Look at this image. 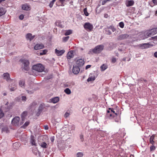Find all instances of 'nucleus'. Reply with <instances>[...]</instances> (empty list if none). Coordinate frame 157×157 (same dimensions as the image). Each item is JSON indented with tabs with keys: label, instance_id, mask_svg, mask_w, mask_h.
<instances>
[{
	"label": "nucleus",
	"instance_id": "f257e3e1",
	"mask_svg": "<svg viewBox=\"0 0 157 157\" xmlns=\"http://www.w3.org/2000/svg\"><path fill=\"white\" fill-rule=\"evenodd\" d=\"M22 63V68L25 71H28L29 69V60L25 59H21L20 60Z\"/></svg>",
	"mask_w": 157,
	"mask_h": 157
},
{
	"label": "nucleus",
	"instance_id": "f03ea898",
	"mask_svg": "<svg viewBox=\"0 0 157 157\" xmlns=\"http://www.w3.org/2000/svg\"><path fill=\"white\" fill-rule=\"evenodd\" d=\"M33 69L39 72H41L44 70V67L40 63L34 65L33 66Z\"/></svg>",
	"mask_w": 157,
	"mask_h": 157
},
{
	"label": "nucleus",
	"instance_id": "7ed1b4c3",
	"mask_svg": "<svg viewBox=\"0 0 157 157\" xmlns=\"http://www.w3.org/2000/svg\"><path fill=\"white\" fill-rule=\"evenodd\" d=\"M157 33V28H155L149 30L148 32L146 33V38L149 36H151L154 35Z\"/></svg>",
	"mask_w": 157,
	"mask_h": 157
},
{
	"label": "nucleus",
	"instance_id": "20e7f679",
	"mask_svg": "<svg viewBox=\"0 0 157 157\" xmlns=\"http://www.w3.org/2000/svg\"><path fill=\"white\" fill-rule=\"evenodd\" d=\"M104 47L102 45H98L93 49L92 51L94 53H100L103 49Z\"/></svg>",
	"mask_w": 157,
	"mask_h": 157
},
{
	"label": "nucleus",
	"instance_id": "39448f33",
	"mask_svg": "<svg viewBox=\"0 0 157 157\" xmlns=\"http://www.w3.org/2000/svg\"><path fill=\"white\" fill-rule=\"evenodd\" d=\"M84 29L88 31H90L93 29V27L92 24L89 22L85 23L84 25Z\"/></svg>",
	"mask_w": 157,
	"mask_h": 157
},
{
	"label": "nucleus",
	"instance_id": "423d86ee",
	"mask_svg": "<svg viewBox=\"0 0 157 157\" xmlns=\"http://www.w3.org/2000/svg\"><path fill=\"white\" fill-rule=\"evenodd\" d=\"M20 120V117H18L16 116L12 119L11 121L12 124L14 126L17 125L19 124V121Z\"/></svg>",
	"mask_w": 157,
	"mask_h": 157
},
{
	"label": "nucleus",
	"instance_id": "0eeeda50",
	"mask_svg": "<svg viewBox=\"0 0 157 157\" xmlns=\"http://www.w3.org/2000/svg\"><path fill=\"white\" fill-rule=\"evenodd\" d=\"M110 29H111L113 32H114L116 30V29L114 28V27L112 25H111L109 26V27L105 29V31L106 32V34L108 35H110L112 33L110 30Z\"/></svg>",
	"mask_w": 157,
	"mask_h": 157
},
{
	"label": "nucleus",
	"instance_id": "6e6552de",
	"mask_svg": "<svg viewBox=\"0 0 157 157\" xmlns=\"http://www.w3.org/2000/svg\"><path fill=\"white\" fill-rule=\"evenodd\" d=\"M85 61L83 59H81L77 60L76 61V66L78 67L82 66L84 64Z\"/></svg>",
	"mask_w": 157,
	"mask_h": 157
},
{
	"label": "nucleus",
	"instance_id": "1a4fd4ad",
	"mask_svg": "<svg viewBox=\"0 0 157 157\" xmlns=\"http://www.w3.org/2000/svg\"><path fill=\"white\" fill-rule=\"evenodd\" d=\"M70 0H58L56 2V5L58 6H63L66 4V3H64L65 2H67L69 1Z\"/></svg>",
	"mask_w": 157,
	"mask_h": 157
},
{
	"label": "nucleus",
	"instance_id": "9d476101",
	"mask_svg": "<svg viewBox=\"0 0 157 157\" xmlns=\"http://www.w3.org/2000/svg\"><path fill=\"white\" fill-rule=\"evenodd\" d=\"M128 36L129 35L127 34H121L118 36L117 39L119 40H124L128 38Z\"/></svg>",
	"mask_w": 157,
	"mask_h": 157
},
{
	"label": "nucleus",
	"instance_id": "9b49d317",
	"mask_svg": "<svg viewBox=\"0 0 157 157\" xmlns=\"http://www.w3.org/2000/svg\"><path fill=\"white\" fill-rule=\"evenodd\" d=\"M80 71V69L78 66H73V72L75 74H77L79 73Z\"/></svg>",
	"mask_w": 157,
	"mask_h": 157
},
{
	"label": "nucleus",
	"instance_id": "f8f14e48",
	"mask_svg": "<svg viewBox=\"0 0 157 157\" xmlns=\"http://www.w3.org/2000/svg\"><path fill=\"white\" fill-rule=\"evenodd\" d=\"M44 108L45 105L44 104H42L40 105L38 109V112L37 113V116H38L40 114Z\"/></svg>",
	"mask_w": 157,
	"mask_h": 157
},
{
	"label": "nucleus",
	"instance_id": "ddd939ff",
	"mask_svg": "<svg viewBox=\"0 0 157 157\" xmlns=\"http://www.w3.org/2000/svg\"><path fill=\"white\" fill-rule=\"evenodd\" d=\"M30 141L31 144L32 145H34L35 146L37 145V144L36 142V140L35 139L34 137L33 136H31L30 137Z\"/></svg>",
	"mask_w": 157,
	"mask_h": 157
},
{
	"label": "nucleus",
	"instance_id": "4468645a",
	"mask_svg": "<svg viewBox=\"0 0 157 157\" xmlns=\"http://www.w3.org/2000/svg\"><path fill=\"white\" fill-rule=\"evenodd\" d=\"M3 78L4 79H6L8 82L12 81L10 78V75L8 73H4L3 74Z\"/></svg>",
	"mask_w": 157,
	"mask_h": 157
},
{
	"label": "nucleus",
	"instance_id": "2eb2a0df",
	"mask_svg": "<svg viewBox=\"0 0 157 157\" xmlns=\"http://www.w3.org/2000/svg\"><path fill=\"white\" fill-rule=\"evenodd\" d=\"M73 51L72 50H71L69 51L67 54V59H70L71 58H72L74 55L73 54Z\"/></svg>",
	"mask_w": 157,
	"mask_h": 157
},
{
	"label": "nucleus",
	"instance_id": "dca6fc26",
	"mask_svg": "<svg viewBox=\"0 0 157 157\" xmlns=\"http://www.w3.org/2000/svg\"><path fill=\"white\" fill-rule=\"evenodd\" d=\"M44 48V46L42 44H37L34 46V48L36 50H39Z\"/></svg>",
	"mask_w": 157,
	"mask_h": 157
},
{
	"label": "nucleus",
	"instance_id": "f3484780",
	"mask_svg": "<svg viewBox=\"0 0 157 157\" xmlns=\"http://www.w3.org/2000/svg\"><path fill=\"white\" fill-rule=\"evenodd\" d=\"M149 43H144L140 44L139 46L142 49H144L149 47Z\"/></svg>",
	"mask_w": 157,
	"mask_h": 157
},
{
	"label": "nucleus",
	"instance_id": "a211bd4d",
	"mask_svg": "<svg viewBox=\"0 0 157 157\" xmlns=\"http://www.w3.org/2000/svg\"><path fill=\"white\" fill-rule=\"evenodd\" d=\"M65 52V51L64 50H59L56 49H55L56 53L58 56L62 55Z\"/></svg>",
	"mask_w": 157,
	"mask_h": 157
},
{
	"label": "nucleus",
	"instance_id": "6ab92c4d",
	"mask_svg": "<svg viewBox=\"0 0 157 157\" xmlns=\"http://www.w3.org/2000/svg\"><path fill=\"white\" fill-rule=\"evenodd\" d=\"M134 3L133 0H129L125 2V5L127 7H129L133 6Z\"/></svg>",
	"mask_w": 157,
	"mask_h": 157
},
{
	"label": "nucleus",
	"instance_id": "aec40b11",
	"mask_svg": "<svg viewBox=\"0 0 157 157\" xmlns=\"http://www.w3.org/2000/svg\"><path fill=\"white\" fill-rule=\"evenodd\" d=\"M34 37L35 36H33L32 34L30 33L27 34L26 36V38L30 41L32 40Z\"/></svg>",
	"mask_w": 157,
	"mask_h": 157
},
{
	"label": "nucleus",
	"instance_id": "412c9836",
	"mask_svg": "<svg viewBox=\"0 0 157 157\" xmlns=\"http://www.w3.org/2000/svg\"><path fill=\"white\" fill-rule=\"evenodd\" d=\"M28 114V112L27 111H24L21 114V117L22 121L24 120L25 117Z\"/></svg>",
	"mask_w": 157,
	"mask_h": 157
},
{
	"label": "nucleus",
	"instance_id": "4be33fe9",
	"mask_svg": "<svg viewBox=\"0 0 157 157\" xmlns=\"http://www.w3.org/2000/svg\"><path fill=\"white\" fill-rule=\"evenodd\" d=\"M51 100L52 103H56L59 101V98L58 97H56L51 99Z\"/></svg>",
	"mask_w": 157,
	"mask_h": 157
},
{
	"label": "nucleus",
	"instance_id": "5701e85b",
	"mask_svg": "<svg viewBox=\"0 0 157 157\" xmlns=\"http://www.w3.org/2000/svg\"><path fill=\"white\" fill-rule=\"evenodd\" d=\"M22 9L23 10H30V7L27 4H25L22 6Z\"/></svg>",
	"mask_w": 157,
	"mask_h": 157
},
{
	"label": "nucleus",
	"instance_id": "b1692460",
	"mask_svg": "<svg viewBox=\"0 0 157 157\" xmlns=\"http://www.w3.org/2000/svg\"><path fill=\"white\" fill-rule=\"evenodd\" d=\"M55 24L57 26L61 28H63L64 27V26L62 24L61 22L60 21H57L56 22Z\"/></svg>",
	"mask_w": 157,
	"mask_h": 157
},
{
	"label": "nucleus",
	"instance_id": "393cba45",
	"mask_svg": "<svg viewBox=\"0 0 157 157\" xmlns=\"http://www.w3.org/2000/svg\"><path fill=\"white\" fill-rule=\"evenodd\" d=\"M155 138V136L154 135H152L150 137L149 141L150 143L152 144L153 145L155 141H154V140Z\"/></svg>",
	"mask_w": 157,
	"mask_h": 157
},
{
	"label": "nucleus",
	"instance_id": "a878e982",
	"mask_svg": "<svg viewBox=\"0 0 157 157\" xmlns=\"http://www.w3.org/2000/svg\"><path fill=\"white\" fill-rule=\"evenodd\" d=\"M6 13V11L3 8H0V16L4 15Z\"/></svg>",
	"mask_w": 157,
	"mask_h": 157
},
{
	"label": "nucleus",
	"instance_id": "bb28decb",
	"mask_svg": "<svg viewBox=\"0 0 157 157\" xmlns=\"http://www.w3.org/2000/svg\"><path fill=\"white\" fill-rule=\"evenodd\" d=\"M1 131L2 133H8L9 132V128H2Z\"/></svg>",
	"mask_w": 157,
	"mask_h": 157
},
{
	"label": "nucleus",
	"instance_id": "cd10ccee",
	"mask_svg": "<svg viewBox=\"0 0 157 157\" xmlns=\"http://www.w3.org/2000/svg\"><path fill=\"white\" fill-rule=\"evenodd\" d=\"M72 33V30H68L66 31V32L65 33V36H67L70 35Z\"/></svg>",
	"mask_w": 157,
	"mask_h": 157
},
{
	"label": "nucleus",
	"instance_id": "c85d7f7f",
	"mask_svg": "<svg viewBox=\"0 0 157 157\" xmlns=\"http://www.w3.org/2000/svg\"><path fill=\"white\" fill-rule=\"evenodd\" d=\"M48 52V50L47 49H44L43 50L41 51V52H40V55L41 56L43 55H45L46 54V53Z\"/></svg>",
	"mask_w": 157,
	"mask_h": 157
},
{
	"label": "nucleus",
	"instance_id": "c756f323",
	"mask_svg": "<svg viewBox=\"0 0 157 157\" xmlns=\"http://www.w3.org/2000/svg\"><path fill=\"white\" fill-rule=\"evenodd\" d=\"M64 92L68 94H71V92L70 89L68 88H67L64 90Z\"/></svg>",
	"mask_w": 157,
	"mask_h": 157
},
{
	"label": "nucleus",
	"instance_id": "7c9ffc66",
	"mask_svg": "<svg viewBox=\"0 0 157 157\" xmlns=\"http://www.w3.org/2000/svg\"><path fill=\"white\" fill-rule=\"evenodd\" d=\"M40 146L43 148H46L47 147V144L45 142H43L41 143Z\"/></svg>",
	"mask_w": 157,
	"mask_h": 157
},
{
	"label": "nucleus",
	"instance_id": "2f4dec72",
	"mask_svg": "<svg viewBox=\"0 0 157 157\" xmlns=\"http://www.w3.org/2000/svg\"><path fill=\"white\" fill-rule=\"evenodd\" d=\"M107 68V67L106 65L105 64H103L101 67V70L104 71Z\"/></svg>",
	"mask_w": 157,
	"mask_h": 157
},
{
	"label": "nucleus",
	"instance_id": "473e14b6",
	"mask_svg": "<svg viewBox=\"0 0 157 157\" xmlns=\"http://www.w3.org/2000/svg\"><path fill=\"white\" fill-rule=\"evenodd\" d=\"M4 116V114L1 108H0V119L3 117Z\"/></svg>",
	"mask_w": 157,
	"mask_h": 157
},
{
	"label": "nucleus",
	"instance_id": "72a5a7b5",
	"mask_svg": "<svg viewBox=\"0 0 157 157\" xmlns=\"http://www.w3.org/2000/svg\"><path fill=\"white\" fill-rule=\"evenodd\" d=\"M83 154L82 152H78L76 154V156L77 157H82Z\"/></svg>",
	"mask_w": 157,
	"mask_h": 157
},
{
	"label": "nucleus",
	"instance_id": "f704fd0d",
	"mask_svg": "<svg viewBox=\"0 0 157 157\" xmlns=\"http://www.w3.org/2000/svg\"><path fill=\"white\" fill-rule=\"evenodd\" d=\"M83 11L84 13V14L86 16H88L89 15V13L87 12V10L86 8H85L84 9Z\"/></svg>",
	"mask_w": 157,
	"mask_h": 157
},
{
	"label": "nucleus",
	"instance_id": "c9c22d12",
	"mask_svg": "<svg viewBox=\"0 0 157 157\" xmlns=\"http://www.w3.org/2000/svg\"><path fill=\"white\" fill-rule=\"evenodd\" d=\"M30 122L29 121H26L21 128H24L27 127L29 124Z\"/></svg>",
	"mask_w": 157,
	"mask_h": 157
},
{
	"label": "nucleus",
	"instance_id": "e433bc0d",
	"mask_svg": "<svg viewBox=\"0 0 157 157\" xmlns=\"http://www.w3.org/2000/svg\"><path fill=\"white\" fill-rule=\"evenodd\" d=\"M25 85V82L24 81H20L19 82V85L22 87L23 86H24V85Z\"/></svg>",
	"mask_w": 157,
	"mask_h": 157
},
{
	"label": "nucleus",
	"instance_id": "4c0bfd02",
	"mask_svg": "<svg viewBox=\"0 0 157 157\" xmlns=\"http://www.w3.org/2000/svg\"><path fill=\"white\" fill-rule=\"evenodd\" d=\"M69 36L64 37L63 38V41L64 42H65L69 39Z\"/></svg>",
	"mask_w": 157,
	"mask_h": 157
},
{
	"label": "nucleus",
	"instance_id": "58836bf2",
	"mask_svg": "<svg viewBox=\"0 0 157 157\" xmlns=\"http://www.w3.org/2000/svg\"><path fill=\"white\" fill-rule=\"evenodd\" d=\"M56 0H53L50 2L49 4V6L50 8H52L53 6L54 3L56 1Z\"/></svg>",
	"mask_w": 157,
	"mask_h": 157
},
{
	"label": "nucleus",
	"instance_id": "ea45409f",
	"mask_svg": "<svg viewBox=\"0 0 157 157\" xmlns=\"http://www.w3.org/2000/svg\"><path fill=\"white\" fill-rule=\"evenodd\" d=\"M109 110H110L111 111V112L114 113L116 116L117 115V113H115V111L114 110V109L112 108H109Z\"/></svg>",
	"mask_w": 157,
	"mask_h": 157
},
{
	"label": "nucleus",
	"instance_id": "a19ab883",
	"mask_svg": "<svg viewBox=\"0 0 157 157\" xmlns=\"http://www.w3.org/2000/svg\"><path fill=\"white\" fill-rule=\"evenodd\" d=\"M155 149V147L153 145H151L150 147V149L151 151H153Z\"/></svg>",
	"mask_w": 157,
	"mask_h": 157
},
{
	"label": "nucleus",
	"instance_id": "79ce46f5",
	"mask_svg": "<svg viewBox=\"0 0 157 157\" xmlns=\"http://www.w3.org/2000/svg\"><path fill=\"white\" fill-rule=\"evenodd\" d=\"M119 26L121 28L124 27V24L123 22H121L119 23Z\"/></svg>",
	"mask_w": 157,
	"mask_h": 157
},
{
	"label": "nucleus",
	"instance_id": "37998d69",
	"mask_svg": "<svg viewBox=\"0 0 157 157\" xmlns=\"http://www.w3.org/2000/svg\"><path fill=\"white\" fill-rule=\"evenodd\" d=\"M95 80V78L94 77H89L87 79L88 82L91 81H94Z\"/></svg>",
	"mask_w": 157,
	"mask_h": 157
},
{
	"label": "nucleus",
	"instance_id": "c03bdc74",
	"mask_svg": "<svg viewBox=\"0 0 157 157\" xmlns=\"http://www.w3.org/2000/svg\"><path fill=\"white\" fill-rule=\"evenodd\" d=\"M16 85L14 86V87L10 88V90L11 91H13L15 90L16 89Z\"/></svg>",
	"mask_w": 157,
	"mask_h": 157
},
{
	"label": "nucleus",
	"instance_id": "a18cd8bd",
	"mask_svg": "<svg viewBox=\"0 0 157 157\" xmlns=\"http://www.w3.org/2000/svg\"><path fill=\"white\" fill-rule=\"evenodd\" d=\"M111 0H104L103 1L101 2L102 5H104L107 2L110 1Z\"/></svg>",
	"mask_w": 157,
	"mask_h": 157
},
{
	"label": "nucleus",
	"instance_id": "49530a36",
	"mask_svg": "<svg viewBox=\"0 0 157 157\" xmlns=\"http://www.w3.org/2000/svg\"><path fill=\"white\" fill-rule=\"evenodd\" d=\"M69 115H70V113L67 112H66L65 113L64 116L65 117L67 118L69 116Z\"/></svg>",
	"mask_w": 157,
	"mask_h": 157
},
{
	"label": "nucleus",
	"instance_id": "de8ad7c7",
	"mask_svg": "<svg viewBox=\"0 0 157 157\" xmlns=\"http://www.w3.org/2000/svg\"><path fill=\"white\" fill-rule=\"evenodd\" d=\"M80 139L81 142H83L84 141L83 136V135H80Z\"/></svg>",
	"mask_w": 157,
	"mask_h": 157
},
{
	"label": "nucleus",
	"instance_id": "09e8293b",
	"mask_svg": "<svg viewBox=\"0 0 157 157\" xmlns=\"http://www.w3.org/2000/svg\"><path fill=\"white\" fill-rule=\"evenodd\" d=\"M54 138H54V136H52L50 137V140L52 142H53L55 140Z\"/></svg>",
	"mask_w": 157,
	"mask_h": 157
},
{
	"label": "nucleus",
	"instance_id": "8fccbe9b",
	"mask_svg": "<svg viewBox=\"0 0 157 157\" xmlns=\"http://www.w3.org/2000/svg\"><path fill=\"white\" fill-rule=\"evenodd\" d=\"M24 17V16L23 14L21 15L19 17V18L20 20H22Z\"/></svg>",
	"mask_w": 157,
	"mask_h": 157
},
{
	"label": "nucleus",
	"instance_id": "3c124183",
	"mask_svg": "<svg viewBox=\"0 0 157 157\" xmlns=\"http://www.w3.org/2000/svg\"><path fill=\"white\" fill-rule=\"evenodd\" d=\"M152 2L155 5H157V0H152Z\"/></svg>",
	"mask_w": 157,
	"mask_h": 157
},
{
	"label": "nucleus",
	"instance_id": "603ef678",
	"mask_svg": "<svg viewBox=\"0 0 157 157\" xmlns=\"http://www.w3.org/2000/svg\"><path fill=\"white\" fill-rule=\"evenodd\" d=\"M151 40H157V36H155L151 37Z\"/></svg>",
	"mask_w": 157,
	"mask_h": 157
},
{
	"label": "nucleus",
	"instance_id": "864d4df0",
	"mask_svg": "<svg viewBox=\"0 0 157 157\" xmlns=\"http://www.w3.org/2000/svg\"><path fill=\"white\" fill-rule=\"evenodd\" d=\"M22 100L23 101H25L26 100V98L25 96H22L21 97Z\"/></svg>",
	"mask_w": 157,
	"mask_h": 157
},
{
	"label": "nucleus",
	"instance_id": "5fc2aeb1",
	"mask_svg": "<svg viewBox=\"0 0 157 157\" xmlns=\"http://www.w3.org/2000/svg\"><path fill=\"white\" fill-rule=\"evenodd\" d=\"M116 61V59L115 58H113L112 59V62L113 63H115Z\"/></svg>",
	"mask_w": 157,
	"mask_h": 157
},
{
	"label": "nucleus",
	"instance_id": "6e6d98bb",
	"mask_svg": "<svg viewBox=\"0 0 157 157\" xmlns=\"http://www.w3.org/2000/svg\"><path fill=\"white\" fill-rule=\"evenodd\" d=\"M91 67V65H87L86 67V69H88L90 68Z\"/></svg>",
	"mask_w": 157,
	"mask_h": 157
},
{
	"label": "nucleus",
	"instance_id": "4d7b16f0",
	"mask_svg": "<svg viewBox=\"0 0 157 157\" xmlns=\"http://www.w3.org/2000/svg\"><path fill=\"white\" fill-rule=\"evenodd\" d=\"M154 56L156 58H157V52H155L154 54Z\"/></svg>",
	"mask_w": 157,
	"mask_h": 157
},
{
	"label": "nucleus",
	"instance_id": "13d9d810",
	"mask_svg": "<svg viewBox=\"0 0 157 157\" xmlns=\"http://www.w3.org/2000/svg\"><path fill=\"white\" fill-rule=\"evenodd\" d=\"M37 104L35 102H33L32 103V105H36Z\"/></svg>",
	"mask_w": 157,
	"mask_h": 157
},
{
	"label": "nucleus",
	"instance_id": "bf43d9fd",
	"mask_svg": "<svg viewBox=\"0 0 157 157\" xmlns=\"http://www.w3.org/2000/svg\"><path fill=\"white\" fill-rule=\"evenodd\" d=\"M109 116L110 117H113V115H112V114L111 113H110L109 114Z\"/></svg>",
	"mask_w": 157,
	"mask_h": 157
},
{
	"label": "nucleus",
	"instance_id": "052dcab7",
	"mask_svg": "<svg viewBox=\"0 0 157 157\" xmlns=\"http://www.w3.org/2000/svg\"><path fill=\"white\" fill-rule=\"evenodd\" d=\"M17 144H18V143H14L13 144V146L16 145Z\"/></svg>",
	"mask_w": 157,
	"mask_h": 157
},
{
	"label": "nucleus",
	"instance_id": "680f3d73",
	"mask_svg": "<svg viewBox=\"0 0 157 157\" xmlns=\"http://www.w3.org/2000/svg\"><path fill=\"white\" fill-rule=\"evenodd\" d=\"M130 157H134V155H130Z\"/></svg>",
	"mask_w": 157,
	"mask_h": 157
},
{
	"label": "nucleus",
	"instance_id": "e2e57ef3",
	"mask_svg": "<svg viewBox=\"0 0 157 157\" xmlns=\"http://www.w3.org/2000/svg\"><path fill=\"white\" fill-rule=\"evenodd\" d=\"M44 128H48V126H47V125H45L44 126Z\"/></svg>",
	"mask_w": 157,
	"mask_h": 157
},
{
	"label": "nucleus",
	"instance_id": "0e129e2a",
	"mask_svg": "<svg viewBox=\"0 0 157 157\" xmlns=\"http://www.w3.org/2000/svg\"><path fill=\"white\" fill-rule=\"evenodd\" d=\"M109 110H108L107 111V112L108 113H110V112L109 111Z\"/></svg>",
	"mask_w": 157,
	"mask_h": 157
},
{
	"label": "nucleus",
	"instance_id": "69168bd1",
	"mask_svg": "<svg viewBox=\"0 0 157 157\" xmlns=\"http://www.w3.org/2000/svg\"><path fill=\"white\" fill-rule=\"evenodd\" d=\"M5 0H0V3L1 2H2V1H5Z\"/></svg>",
	"mask_w": 157,
	"mask_h": 157
},
{
	"label": "nucleus",
	"instance_id": "338daca9",
	"mask_svg": "<svg viewBox=\"0 0 157 157\" xmlns=\"http://www.w3.org/2000/svg\"><path fill=\"white\" fill-rule=\"evenodd\" d=\"M143 80L144 81V82H147V80H146V79H143Z\"/></svg>",
	"mask_w": 157,
	"mask_h": 157
},
{
	"label": "nucleus",
	"instance_id": "774afa93",
	"mask_svg": "<svg viewBox=\"0 0 157 157\" xmlns=\"http://www.w3.org/2000/svg\"><path fill=\"white\" fill-rule=\"evenodd\" d=\"M8 103H9L8 102H7L6 103V105H8Z\"/></svg>",
	"mask_w": 157,
	"mask_h": 157
}]
</instances>
